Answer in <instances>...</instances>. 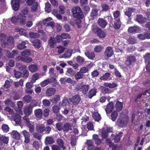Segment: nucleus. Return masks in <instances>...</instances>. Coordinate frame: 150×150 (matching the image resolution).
Returning a JSON list of instances; mask_svg holds the SVG:
<instances>
[{
  "label": "nucleus",
  "instance_id": "1",
  "mask_svg": "<svg viewBox=\"0 0 150 150\" xmlns=\"http://www.w3.org/2000/svg\"><path fill=\"white\" fill-rule=\"evenodd\" d=\"M0 40L1 41V45L4 48H10L13 45V38L11 37H9L6 40V35L3 33L0 34Z\"/></svg>",
  "mask_w": 150,
  "mask_h": 150
},
{
  "label": "nucleus",
  "instance_id": "2",
  "mask_svg": "<svg viewBox=\"0 0 150 150\" xmlns=\"http://www.w3.org/2000/svg\"><path fill=\"white\" fill-rule=\"evenodd\" d=\"M72 11L75 17L82 18L83 17V13L79 6L74 7L72 9Z\"/></svg>",
  "mask_w": 150,
  "mask_h": 150
},
{
  "label": "nucleus",
  "instance_id": "3",
  "mask_svg": "<svg viewBox=\"0 0 150 150\" xmlns=\"http://www.w3.org/2000/svg\"><path fill=\"white\" fill-rule=\"evenodd\" d=\"M76 88L78 90L81 91L83 94H86L87 93L89 88V85H82L81 84L80 85H77Z\"/></svg>",
  "mask_w": 150,
  "mask_h": 150
},
{
  "label": "nucleus",
  "instance_id": "4",
  "mask_svg": "<svg viewBox=\"0 0 150 150\" xmlns=\"http://www.w3.org/2000/svg\"><path fill=\"white\" fill-rule=\"evenodd\" d=\"M52 19V18L51 17H49L47 18L44 19L42 22V23L44 25L47 24V27L50 26L52 28H53L54 26V23L53 21H51L50 22H49V21Z\"/></svg>",
  "mask_w": 150,
  "mask_h": 150
},
{
  "label": "nucleus",
  "instance_id": "5",
  "mask_svg": "<svg viewBox=\"0 0 150 150\" xmlns=\"http://www.w3.org/2000/svg\"><path fill=\"white\" fill-rule=\"evenodd\" d=\"M18 22L21 25H25L26 23V17L21 13H19L18 15Z\"/></svg>",
  "mask_w": 150,
  "mask_h": 150
},
{
  "label": "nucleus",
  "instance_id": "6",
  "mask_svg": "<svg viewBox=\"0 0 150 150\" xmlns=\"http://www.w3.org/2000/svg\"><path fill=\"white\" fill-rule=\"evenodd\" d=\"M94 32H96L97 35L100 38H104L105 36V34L104 31L102 30L98 27H95L93 28Z\"/></svg>",
  "mask_w": 150,
  "mask_h": 150
},
{
  "label": "nucleus",
  "instance_id": "7",
  "mask_svg": "<svg viewBox=\"0 0 150 150\" xmlns=\"http://www.w3.org/2000/svg\"><path fill=\"white\" fill-rule=\"evenodd\" d=\"M136 61V58L135 57L130 55L127 57L126 63L127 65H129L135 62Z\"/></svg>",
  "mask_w": 150,
  "mask_h": 150
},
{
  "label": "nucleus",
  "instance_id": "8",
  "mask_svg": "<svg viewBox=\"0 0 150 150\" xmlns=\"http://www.w3.org/2000/svg\"><path fill=\"white\" fill-rule=\"evenodd\" d=\"M11 2L13 9L15 11L18 10L19 6V0H12Z\"/></svg>",
  "mask_w": 150,
  "mask_h": 150
},
{
  "label": "nucleus",
  "instance_id": "9",
  "mask_svg": "<svg viewBox=\"0 0 150 150\" xmlns=\"http://www.w3.org/2000/svg\"><path fill=\"white\" fill-rule=\"evenodd\" d=\"M71 100V101L74 105H76L81 100V98L79 95H76L72 97Z\"/></svg>",
  "mask_w": 150,
  "mask_h": 150
},
{
  "label": "nucleus",
  "instance_id": "10",
  "mask_svg": "<svg viewBox=\"0 0 150 150\" xmlns=\"http://www.w3.org/2000/svg\"><path fill=\"white\" fill-rule=\"evenodd\" d=\"M48 45L51 48L54 47L56 45V41L55 38L53 37H50L48 40Z\"/></svg>",
  "mask_w": 150,
  "mask_h": 150
},
{
  "label": "nucleus",
  "instance_id": "11",
  "mask_svg": "<svg viewBox=\"0 0 150 150\" xmlns=\"http://www.w3.org/2000/svg\"><path fill=\"white\" fill-rule=\"evenodd\" d=\"M105 56L107 57H111L112 54V49L110 47H108L105 49L104 53Z\"/></svg>",
  "mask_w": 150,
  "mask_h": 150
},
{
  "label": "nucleus",
  "instance_id": "12",
  "mask_svg": "<svg viewBox=\"0 0 150 150\" xmlns=\"http://www.w3.org/2000/svg\"><path fill=\"white\" fill-rule=\"evenodd\" d=\"M13 118L16 125H20L21 123V117L18 114H15L13 115Z\"/></svg>",
  "mask_w": 150,
  "mask_h": 150
},
{
  "label": "nucleus",
  "instance_id": "13",
  "mask_svg": "<svg viewBox=\"0 0 150 150\" xmlns=\"http://www.w3.org/2000/svg\"><path fill=\"white\" fill-rule=\"evenodd\" d=\"M28 69L32 73H34L37 71L38 68L37 65L35 64H31L28 66Z\"/></svg>",
  "mask_w": 150,
  "mask_h": 150
},
{
  "label": "nucleus",
  "instance_id": "14",
  "mask_svg": "<svg viewBox=\"0 0 150 150\" xmlns=\"http://www.w3.org/2000/svg\"><path fill=\"white\" fill-rule=\"evenodd\" d=\"M23 111L25 115L29 116L32 112V108H31L30 106H27L24 108Z\"/></svg>",
  "mask_w": 150,
  "mask_h": 150
},
{
  "label": "nucleus",
  "instance_id": "15",
  "mask_svg": "<svg viewBox=\"0 0 150 150\" xmlns=\"http://www.w3.org/2000/svg\"><path fill=\"white\" fill-rule=\"evenodd\" d=\"M136 21L139 23H143L146 21V19L142 15H137Z\"/></svg>",
  "mask_w": 150,
  "mask_h": 150
},
{
  "label": "nucleus",
  "instance_id": "16",
  "mask_svg": "<svg viewBox=\"0 0 150 150\" xmlns=\"http://www.w3.org/2000/svg\"><path fill=\"white\" fill-rule=\"evenodd\" d=\"M121 22L120 21V19H116L114 21L113 27L116 30L119 29L121 27Z\"/></svg>",
  "mask_w": 150,
  "mask_h": 150
},
{
  "label": "nucleus",
  "instance_id": "17",
  "mask_svg": "<svg viewBox=\"0 0 150 150\" xmlns=\"http://www.w3.org/2000/svg\"><path fill=\"white\" fill-rule=\"evenodd\" d=\"M140 30L138 26L130 27L128 29V31L130 33H136L138 32Z\"/></svg>",
  "mask_w": 150,
  "mask_h": 150
},
{
  "label": "nucleus",
  "instance_id": "18",
  "mask_svg": "<svg viewBox=\"0 0 150 150\" xmlns=\"http://www.w3.org/2000/svg\"><path fill=\"white\" fill-rule=\"evenodd\" d=\"M43 112L40 109H36L34 110L35 115L37 118H41Z\"/></svg>",
  "mask_w": 150,
  "mask_h": 150
},
{
  "label": "nucleus",
  "instance_id": "19",
  "mask_svg": "<svg viewBox=\"0 0 150 150\" xmlns=\"http://www.w3.org/2000/svg\"><path fill=\"white\" fill-rule=\"evenodd\" d=\"M85 55L89 59L93 60L95 57V54L93 52L87 50L85 53Z\"/></svg>",
  "mask_w": 150,
  "mask_h": 150
},
{
  "label": "nucleus",
  "instance_id": "20",
  "mask_svg": "<svg viewBox=\"0 0 150 150\" xmlns=\"http://www.w3.org/2000/svg\"><path fill=\"white\" fill-rule=\"evenodd\" d=\"M44 125L42 124H38L36 127V129L37 131L39 133H43L44 132Z\"/></svg>",
  "mask_w": 150,
  "mask_h": 150
},
{
  "label": "nucleus",
  "instance_id": "21",
  "mask_svg": "<svg viewBox=\"0 0 150 150\" xmlns=\"http://www.w3.org/2000/svg\"><path fill=\"white\" fill-rule=\"evenodd\" d=\"M56 90L54 88H49L47 89L46 94L48 96H51L54 95L55 92Z\"/></svg>",
  "mask_w": 150,
  "mask_h": 150
},
{
  "label": "nucleus",
  "instance_id": "22",
  "mask_svg": "<svg viewBox=\"0 0 150 150\" xmlns=\"http://www.w3.org/2000/svg\"><path fill=\"white\" fill-rule=\"evenodd\" d=\"M135 10L134 8H129L126 10V11L125 12V15L127 16L128 17H130L132 13L135 12Z\"/></svg>",
  "mask_w": 150,
  "mask_h": 150
},
{
  "label": "nucleus",
  "instance_id": "23",
  "mask_svg": "<svg viewBox=\"0 0 150 150\" xmlns=\"http://www.w3.org/2000/svg\"><path fill=\"white\" fill-rule=\"evenodd\" d=\"M97 90L96 88H93L90 90L88 92V97L89 98H92L96 95Z\"/></svg>",
  "mask_w": 150,
  "mask_h": 150
},
{
  "label": "nucleus",
  "instance_id": "24",
  "mask_svg": "<svg viewBox=\"0 0 150 150\" xmlns=\"http://www.w3.org/2000/svg\"><path fill=\"white\" fill-rule=\"evenodd\" d=\"M98 22V25L103 28H105L107 24L106 22L101 18H99Z\"/></svg>",
  "mask_w": 150,
  "mask_h": 150
},
{
  "label": "nucleus",
  "instance_id": "25",
  "mask_svg": "<svg viewBox=\"0 0 150 150\" xmlns=\"http://www.w3.org/2000/svg\"><path fill=\"white\" fill-rule=\"evenodd\" d=\"M105 110L107 114H109L111 112L112 110V101L108 104Z\"/></svg>",
  "mask_w": 150,
  "mask_h": 150
},
{
  "label": "nucleus",
  "instance_id": "26",
  "mask_svg": "<svg viewBox=\"0 0 150 150\" xmlns=\"http://www.w3.org/2000/svg\"><path fill=\"white\" fill-rule=\"evenodd\" d=\"M11 136L13 138L17 140L19 139L20 137V135L19 133L16 130H13L12 131Z\"/></svg>",
  "mask_w": 150,
  "mask_h": 150
},
{
  "label": "nucleus",
  "instance_id": "27",
  "mask_svg": "<svg viewBox=\"0 0 150 150\" xmlns=\"http://www.w3.org/2000/svg\"><path fill=\"white\" fill-rule=\"evenodd\" d=\"M123 103L118 101L115 104V108L117 111H120L123 108Z\"/></svg>",
  "mask_w": 150,
  "mask_h": 150
},
{
  "label": "nucleus",
  "instance_id": "28",
  "mask_svg": "<svg viewBox=\"0 0 150 150\" xmlns=\"http://www.w3.org/2000/svg\"><path fill=\"white\" fill-rule=\"evenodd\" d=\"M53 79V78L47 79L41 82L40 83V85H41L42 87H44L49 83H51L52 79Z\"/></svg>",
  "mask_w": 150,
  "mask_h": 150
},
{
  "label": "nucleus",
  "instance_id": "29",
  "mask_svg": "<svg viewBox=\"0 0 150 150\" xmlns=\"http://www.w3.org/2000/svg\"><path fill=\"white\" fill-rule=\"evenodd\" d=\"M128 118L125 116L123 118L121 121L120 124L122 127H125L126 126L128 123Z\"/></svg>",
  "mask_w": 150,
  "mask_h": 150
},
{
  "label": "nucleus",
  "instance_id": "30",
  "mask_svg": "<svg viewBox=\"0 0 150 150\" xmlns=\"http://www.w3.org/2000/svg\"><path fill=\"white\" fill-rule=\"evenodd\" d=\"M71 129V125L68 123H65L63 126V130L64 132H68L69 130Z\"/></svg>",
  "mask_w": 150,
  "mask_h": 150
},
{
  "label": "nucleus",
  "instance_id": "31",
  "mask_svg": "<svg viewBox=\"0 0 150 150\" xmlns=\"http://www.w3.org/2000/svg\"><path fill=\"white\" fill-rule=\"evenodd\" d=\"M33 46L35 48H39L41 46V44L40 41L38 39H36L34 40L33 42Z\"/></svg>",
  "mask_w": 150,
  "mask_h": 150
},
{
  "label": "nucleus",
  "instance_id": "32",
  "mask_svg": "<svg viewBox=\"0 0 150 150\" xmlns=\"http://www.w3.org/2000/svg\"><path fill=\"white\" fill-rule=\"evenodd\" d=\"M27 42V41H26L22 42L21 43H18L17 45V48L19 50H22L25 48L26 47L25 45Z\"/></svg>",
  "mask_w": 150,
  "mask_h": 150
},
{
  "label": "nucleus",
  "instance_id": "33",
  "mask_svg": "<svg viewBox=\"0 0 150 150\" xmlns=\"http://www.w3.org/2000/svg\"><path fill=\"white\" fill-rule=\"evenodd\" d=\"M122 135V133L121 132H118L117 133L115 137L114 138L115 142H118L120 141V138Z\"/></svg>",
  "mask_w": 150,
  "mask_h": 150
},
{
  "label": "nucleus",
  "instance_id": "34",
  "mask_svg": "<svg viewBox=\"0 0 150 150\" xmlns=\"http://www.w3.org/2000/svg\"><path fill=\"white\" fill-rule=\"evenodd\" d=\"M40 75V74L38 73H35L32 76L31 82L32 83H35L39 78Z\"/></svg>",
  "mask_w": 150,
  "mask_h": 150
},
{
  "label": "nucleus",
  "instance_id": "35",
  "mask_svg": "<svg viewBox=\"0 0 150 150\" xmlns=\"http://www.w3.org/2000/svg\"><path fill=\"white\" fill-rule=\"evenodd\" d=\"M98 10L96 8H94L92 10L91 13V16L93 18H96L98 15Z\"/></svg>",
  "mask_w": 150,
  "mask_h": 150
},
{
  "label": "nucleus",
  "instance_id": "36",
  "mask_svg": "<svg viewBox=\"0 0 150 150\" xmlns=\"http://www.w3.org/2000/svg\"><path fill=\"white\" fill-rule=\"evenodd\" d=\"M93 117L95 121H99L101 119V116L98 112H95L93 115Z\"/></svg>",
  "mask_w": 150,
  "mask_h": 150
},
{
  "label": "nucleus",
  "instance_id": "37",
  "mask_svg": "<svg viewBox=\"0 0 150 150\" xmlns=\"http://www.w3.org/2000/svg\"><path fill=\"white\" fill-rule=\"evenodd\" d=\"M86 144L88 146V150H91L93 148V144L91 140H88L86 142Z\"/></svg>",
  "mask_w": 150,
  "mask_h": 150
},
{
  "label": "nucleus",
  "instance_id": "38",
  "mask_svg": "<svg viewBox=\"0 0 150 150\" xmlns=\"http://www.w3.org/2000/svg\"><path fill=\"white\" fill-rule=\"evenodd\" d=\"M84 75L81 74L80 71L77 72L75 75V77L76 80L81 79L83 78Z\"/></svg>",
  "mask_w": 150,
  "mask_h": 150
},
{
  "label": "nucleus",
  "instance_id": "39",
  "mask_svg": "<svg viewBox=\"0 0 150 150\" xmlns=\"http://www.w3.org/2000/svg\"><path fill=\"white\" fill-rule=\"evenodd\" d=\"M54 142V140L52 138L50 137H47L45 139V143L46 144H51Z\"/></svg>",
  "mask_w": 150,
  "mask_h": 150
},
{
  "label": "nucleus",
  "instance_id": "40",
  "mask_svg": "<svg viewBox=\"0 0 150 150\" xmlns=\"http://www.w3.org/2000/svg\"><path fill=\"white\" fill-rule=\"evenodd\" d=\"M16 30L18 31L19 32V34L21 35H24L25 36L27 35V34L26 33V31L25 30L21 28H17Z\"/></svg>",
  "mask_w": 150,
  "mask_h": 150
},
{
  "label": "nucleus",
  "instance_id": "41",
  "mask_svg": "<svg viewBox=\"0 0 150 150\" xmlns=\"http://www.w3.org/2000/svg\"><path fill=\"white\" fill-rule=\"evenodd\" d=\"M76 62L79 64H83L85 62V59L80 56H78L76 58Z\"/></svg>",
  "mask_w": 150,
  "mask_h": 150
},
{
  "label": "nucleus",
  "instance_id": "42",
  "mask_svg": "<svg viewBox=\"0 0 150 150\" xmlns=\"http://www.w3.org/2000/svg\"><path fill=\"white\" fill-rule=\"evenodd\" d=\"M38 33L40 34V35H42L44 37L42 38V40L44 42L46 41L47 40V37L46 34V33L42 30H39L38 31Z\"/></svg>",
  "mask_w": 150,
  "mask_h": 150
},
{
  "label": "nucleus",
  "instance_id": "43",
  "mask_svg": "<svg viewBox=\"0 0 150 150\" xmlns=\"http://www.w3.org/2000/svg\"><path fill=\"white\" fill-rule=\"evenodd\" d=\"M40 34L37 33L31 32L29 33V35L31 38H37L40 37Z\"/></svg>",
  "mask_w": 150,
  "mask_h": 150
},
{
  "label": "nucleus",
  "instance_id": "44",
  "mask_svg": "<svg viewBox=\"0 0 150 150\" xmlns=\"http://www.w3.org/2000/svg\"><path fill=\"white\" fill-rule=\"evenodd\" d=\"M21 55L25 57L29 56L30 54V50H25L21 53Z\"/></svg>",
  "mask_w": 150,
  "mask_h": 150
},
{
  "label": "nucleus",
  "instance_id": "45",
  "mask_svg": "<svg viewBox=\"0 0 150 150\" xmlns=\"http://www.w3.org/2000/svg\"><path fill=\"white\" fill-rule=\"evenodd\" d=\"M1 129L4 132L6 133L9 131V127L7 125L4 124L2 125Z\"/></svg>",
  "mask_w": 150,
  "mask_h": 150
},
{
  "label": "nucleus",
  "instance_id": "46",
  "mask_svg": "<svg viewBox=\"0 0 150 150\" xmlns=\"http://www.w3.org/2000/svg\"><path fill=\"white\" fill-rule=\"evenodd\" d=\"M103 47L101 45L96 46L94 48V51L96 52H99L101 51Z\"/></svg>",
  "mask_w": 150,
  "mask_h": 150
},
{
  "label": "nucleus",
  "instance_id": "47",
  "mask_svg": "<svg viewBox=\"0 0 150 150\" xmlns=\"http://www.w3.org/2000/svg\"><path fill=\"white\" fill-rule=\"evenodd\" d=\"M57 144L62 147L63 150L66 149V147L63 146L64 142L63 140L61 139H58L57 140Z\"/></svg>",
  "mask_w": 150,
  "mask_h": 150
},
{
  "label": "nucleus",
  "instance_id": "48",
  "mask_svg": "<svg viewBox=\"0 0 150 150\" xmlns=\"http://www.w3.org/2000/svg\"><path fill=\"white\" fill-rule=\"evenodd\" d=\"M144 58L146 63H149L150 61V53H146L144 57Z\"/></svg>",
  "mask_w": 150,
  "mask_h": 150
},
{
  "label": "nucleus",
  "instance_id": "49",
  "mask_svg": "<svg viewBox=\"0 0 150 150\" xmlns=\"http://www.w3.org/2000/svg\"><path fill=\"white\" fill-rule=\"evenodd\" d=\"M68 102V99L67 98H65L63 99L62 101H60L59 103V106L66 105L67 104Z\"/></svg>",
  "mask_w": 150,
  "mask_h": 150
},
{
  "label": "nucleus",
  "instance_id": "50",
  "mask_svg": "<svg viewBox=\"0 0 150 150\" xmlns=\"http://www.w3.org/2000/svg\"><path fill=\"white\" fill-rule=\"evenodd\" d=\"M0 140L4 143L7 144L8 141V138L4 136H1L0 137Z\"/></svg>",
  "mask_w": 150,
  "mask_h": 150
},
{
  "label": "nucleus",
  "instance_id": "51",
  "mask_svg": "<svg viewBox=\"0 0 150 150\" xmlns=\"http://www.w3.org/2000/svg\"><path fill=\"white\" fill-rule=\"evenodd\" d=\"M45 11L48 13H49L51 11V8L50 7V4L48 2H47L45 4Z\"/></svg>",
  "mask_w": 150,
  "mask_h": 150
},
{
  "label": "nucleus",
  "instance_id": "52",
  "mask_svg": "<svg viewBox=\"0 0 150 150\" xmlns=\"http://www.w3.org/2000/svg\"><path fill=\"white\" fill-rule=\"evenodd\" d=\"M23 99L25 102L29 103L32 100V97L30 96L25 95L23 97Z\"/></svg>",
  "mask_w": 150,
  "mask_h": 150
},
{
  "label": "nucleus",
  "instance_id": "53",
  "mask_svg": "<svg viewBox=\"0 0 150 150\" xmlns=\"http://www.w3.org/2000/svg\"><path fill=\"white\" fill-rule=\"evenodd\" d=\"M59 106L57 105H54L52 107L53 112L54 113L58 112L60 110Z\"/></svg>",
  "mask_w": 150,
  "mask_h": 150
},
{
  "label": "nucleus",
  "instance_id": "54",
  "mask_svg": "<svg viewBox=\"0 0 150 150\" xmlns=\"http://www.w3.org/2000/svg\"><path fill=\"white\" fill-rule=\"evenodd\" d=\"M60 98V96L59 95H56L53 99L51 100V101L52 103H57L59 100Z\"/></svg>",
  "mask_w": 150,
  "mask_h": 150
},
{
  "label": "nucleus",
  "instance_id": "55",
  "mask_svg": "<svg viewBox=\"0 0 150 150\" xmlns=\"http://www.w3.org/2000/svg\"><path fill=\"white\" fill-rule=\"evenodd\" d=\"M16 67L20 70H23L26 68V66L25 65H21L20 63H17L16 64Z\"/></svg>",
  "mask_w": 150,
  "mask_h": 150
},
{
  "label": "nucleus",
  "instance_id": "56",
  "mask_svg": "<svg viewBox=\"0 0 150 150\" xmlns=\"http://www.w3.org/2000/svg\"><path fill=\"white\" fill-rule=\"evenodd\" d=\"M27 126H28L30 133H33L35 130L34 124H30Z\"/></svg>",
  "mask_w": 150,
  "mask_h": 150
},
{
  "label": "nucleus",
  "instance_id": "57",
  "mask_svg": "<svg viewBox=\"0 0 150 150\" xmlns=\"http://www.w3.org/2000/svg\"><path fill=\"white\" fill-rule=\"evenodd\" d=\"M100 88L103 93H110L109 89L108 88H104L103 86H100Z\"/></svg>",
  "mask_w": 150,
  "mask_h": 150
},
{
  "label": "nucleus",
  "instance_id": "58",
  "mask_svg": "<svg viewBox=\"0 0 150 150\" xmlns=\"http://www.w3.org/2000/svg\"><path fill=\"white\" fill-rule=\"evenodd\" d=\"M14 76L16 78L18 79L21 77L22 75V73L21 72L16 71V70H14Z\"/></svg>",
  "mask_w": 150,
  "mask_h": 150
},
{
  "label": "nucleus",
  "instance_id": "59",
  "mask_svg": "<svg viewBox=\"0 0 150 150\" xmlns=\"http://www.w3.org/2000/svg\"><path fill=\"white\" fill-rule=\"evenodd\" d=\"M56 127L57 129L59 131H61L63 129V126L60 123H58L56 124Z\"/></svg>",
  "mask_w": 150,
  "mask_h": 150
},
{
  "label": "nucleus",
  "instance_id": "60",
  "mask_svg": "<svg viewBox=\"0 0 150 150\" xmlns=\"http://www.w3.org/2000/svg\"><path fill=\"white\" fill-rule=\"evenodd\" d=\"M115 20L118 19H120L119 16L120 14V11H115L113 14Z\"/></svg>",
  "mask_w": 150,
  "mask_h": 150
},
{
  "label": "nucleus",
  "instance_id": "61",
  "mask_svg": "<svg viewBox=\"0 0 150 150\" xmlns=\"http://www.w3.org/2000/svg\"><path fill=\"white\" fill-rule=\"evenodd\" d=\"M24 121L27 125L30 124V120L28 116H24L23 117Z\"/></svg>",
  "mask_w": 150,
  "mask_h": 150
},
{
  "label": "nucleus",
  "instance_id": "62",
  "mask_svg": "<svg viewBox=\"0 0 150 150\" xmlns=\"http://www.w3.org/2000/svg\"><path fill=\"white\" fill-rule=\"evenodd\" d=\"M57 48L58 49L57 52L59 54H60L62 53L65 50V48L61 46L57 47Z\"/></svg>",
  "mask_w": 150,
  "mask_h": 150
},
{
  "label": "nucleus",
  "instance_id": "63",
  "mask_svg": "<svg viewBox=\"0 0 150 150\" xmlns=\"http://www.w3.org/2000/svg\"><path fill=\"white\" fill-rule=\"evenodd\" d=\"M110 74L109 73H106L104 75L100 77V79L102 80H106L110 76Z\"/></svg>",
  "mask_w": 150,
  "mask_h": 150
},
{
  "label": "nucleus",
  "instance_id": "64",
  "mask_svg": "<svg viewBox=\"0 0 150 150\" xmlns=\"http://www.w3.org/2000/svg\"><path fill=\"white\" fill-rule=\"evenodd\" d=\"M6 56L8 58H13L14 57L13 54H12L8 50H5Z\"/></svg>",
  "mask_w": 150,
  "mask_h": 150
}]
</instances>
